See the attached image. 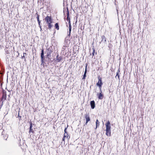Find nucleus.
<instances>
[{
  "label": "nucleus",
  "mask_w": 155,
  "mask_h": 155,
  "mask_svg": "<svg viewBox=\"0 0 155 155\" xmlns=\"http://www.w3.org/2000/svg\"><path fill=\"white\" fill-rule=\"evenodd\" d=\"M106 135L107 136H110V122L108 121L106 124Z\"/></svg>",
  "instance_id": "f257e3e1"
},
{
  "label": "nucleus",
  "mask_w": 155,
  "mask_h": 155,
  "mask_svg": "<svg viewBox=\"0 0 155 155\" xmlns=\"http://www.w3.org/2000/svg\"><path fill=\"white\" fill-rule=\"evenodd\" d=\"M45 20L46 21V22L48 25V28L50 29L53 26L51 24L52 21L51 17L49 16H47L45 18Z\"/></svg>",
  "instance_id": "f03ea898"
},
{
  "label": "nucleus",
  "mask_w": 155,
  "mask_h": 155,
  "mask_svg": "<svg viewBox=\"0 0 155 155\" xmlns=\"http://www.w3.org/2000/svg\"><path fill=\"white\" fill-rule=\"evenodd\" d=\"M98 81L97 83V85L99 86L100 90L101 89V86L102 84V79L101 78L99 77H98Z\"/></svg>",
  "instance_id": "7ed1b4c3"
},
{
  "label": "nucleus",
  "mask_w": 155,
  "mask_h": 155,
  "mask_svg": "<svg viewBox=\"0 0 155 155\" xmlns=\"http://www.w3.org/2000/svg\"><path fill=\"white\" fill-rule=\"evenodd\" d=\"M52 51H53L51 48H49L47 49L46 50L47 56H49L51 54Z\"/></svg>",
  "instance_id": "20e7f679"
},
{
  "label": "nucleus",
  "mask_w": 155,
  "mask_h": 155,
  "mask_svg": "<svg viewBox=\"0 0 155 155\" xmlns=\"http://www.w3.org/2000/svg\"><path fill=\"white\" fill-rule=\"evenodd\" d=\"M97 95L98 96V97L99 99H102L103 98V95L102 94V91L101 89L100 90V93L99 94H97Z\"/></svg>",
  "instance_id": "39448f33"
},
{
  "label": "nucleus",
  "mask_w": 155,
  "mask_h": 155,
  "mask_svg": "<svg viewBox=\"0 0 155 155\" xmlns=\"http://www.w3.org/2000/svg\"><path fill=\"white\" fill-rule=\"evenodd\" d=\"M84 118L86 120V124H87L88 121L90 120V118L88 114H86L84 115Z\"/></svg>",
  "instance_id": "423d86ee"
},
{
  "label": "nucleus",
  "mask_w": 155,
  "mask_h": 155,
  "mask_svg": "<svg viewBox=\"0 0 155 155\" xmlns=\"http://www.w3.org/2000/svg\"><path fill=\"white\" fill-rule=\"evenodd\" d=\"M90 104L91 108L93 109L95 107V102L94 101H91L90 103Z\"/></svg>",
  "instance_id": "0eeeda50"
},
{
  "label": "nucleus",
  "mask_w": 155,
  "mask_h": 155,
  "mask_svg": "<svg viewBox=\"0 0 155 155\" xmlns=\"http://www.w3.org/2000/svg\"><path fill=\"white\" fill-rule=\"evenodd\" d=\"M41 61L43 62V60H44V50H42L41 51Z\"/></svg>",
  "instance_id": "6e6552de"
},
{
  "label": "nucleus",
  "mask_w": 155,
  "mask_h": 155,
  "mask_svg": "<svg viewBox=\"0 0 155 155\" xmlns=\"http://www.w3.org/2000/svg\"><path fill=\"white\" fill-rule=\"evenodd\" d=\"M32 123H30V125L29 127V133L30 134L31 132L33 133V129H32Z\"/></svg>",
  "instance_id": "1a4fd4ad"
},
{
  "label": "nucleus",
  "mask_w": 155,
  "mask_h": 155,
  "mask_svg": "<svg viewBox=\"0 0 155 155\" xmlns=\"http://www.w3.org/2000/svg\"><path fill=\"white\" fill-rule=\"evenodd\" d=\"M69 34H68V35L70 36L71 34V26L70 23V21H69Z\"/></svg>",
  "instance_id": "9d476101"
},
{
  "label": "nucleus",
  "mask_w": 155,
  "mask_h": 155,
  "mask_svg": "<svg viewBox=\"0 0 155 155\" xmlns=\"http://www.w3.org/2000/svg\"><path fill=\"white\" fill-rule=\"evenodd\" d=\"M120 72V70H119V69L117 71V72L116 75V76L115 77L116 78H117V77L118 79H119V80H120V78L119 75V74Z\"/></svg>",
  "instance_id": "9b49d317"
},
{
  "label": "nucleus",
  "mask_w": 155,
  "mask_h": 155,
  "mask_svg": "<svg viewBox=\"0 0 155 155\" xmlns=\"http://www.w3.org/2000/svg\"><path fill=\"white\" fill-rule=\"evenodd\" d=\"M67 20L68 21H69H69H70V18L69 17V12H68V10H67Z\"/></svg>",
  "instance_id": "f8f14e48"
},
{
  "label": "nucleus",
  "mask_w": 155,
  "mask_h": 155,
  "mask_svg": "<svg viewBox=\"0 0 155 155\" xmlns=\"http://www.w3.org/2000/svg\"><path fill=\"white\" fill-rule=\"evenodd\" d=\"M57 60L58 62H60L61 60L62 59V58L61 57H58V55L57 56Z\"/></svg>",
  "instance_id": "ddd939ff"
},
{
  "label": "nucleus",
  "mask_w": 155,
  "mask_h": 155,
  "mask_svg": "<svg viewBox=\"0 0 155 155\" xmlns=\"http://www.w3.org/2000/svg\"><path fill=\"white\" fill-rule=\"evenodd\" d=\"M96 129L97 128V127L99 126V122L97 119L96 120Z\"/></svg>",
  "instance_id": "4468645a"
},
{
  "label": "nucleus",
  "mask_w": 155,
  "mask_h": 155,
  "mask_svg": "<svg viewBox=\"0 0 155 155\" xmlns=\"http://www.w3.org/2000/svg\"><path fill=\"white\" fill-rule=\"evenodd\" d=\"M54 26L55 28L57 30H58L59 29V26L58 25V23H56L54 25Z\"/></svg>",
  "instance_id": "2eb2a0df"
},
{
  "label": "nucleus",
  "mask_w": 155,
  "mask_h": 155,
  "mask_svg": "<svg viewBox=\"0 0 155 155\" xmlns=\"http://www.w3.org/2000/svg\"><path fill=\"white\" fill-rule=\"evenodd\" d=\"M104 41V42H106V38L104 35H103L102 37V41Z\"/></svg>",
  "instance_id": "dca6fc26"
},
{
  "label": "nucleus",
  "mask_w": 155,
  "mask_h": 155,
  "mask_svg": "<svg viewBox=\"0 0 155 155\" xmlns=\"http://www.w3.org/2000/svg\"><path fill=\"white\" fill-rule=\"evenodd\" d=\"M64 137L65 138L66 137L67 139H68L69 135L68 134V133H64Z\"/></svg>",
  "instance_id": "f3484780"
},
{
  "label": "nucleus",
  "mask_w": 155,
  "mask_h": 155,
  "mask_svg": "<svg viewBox=\"0 0 155 155\" xmlns=\"http://www.w3.org/2000/svg\"><path fill=\"white\" fill-rule=\"evenodd\" d=\"M36 15H37V18L38 21H40L39 20V15L37 13H36Z\"/></svg>",
  "instance_id": "a211bd4d"
},
{
  "label": "nucleus",
  "mask_w": 155,
  "mask_h": 155,
  "mask_svg": "<svg viewBox=\"0 0 155 155\" xmlns=\"http://www.w3.org/2000/svg\"><path fill=\"white\" fill-rule=\"evenodd\" d=\"M38 22L39 27L41 29V26L40 25V21H38Z\"/></svg>",
  "instance_id": "6ab92c4d"
},
{
  "label": "nucleus",
  "mask_w": 155,
  "mask_h": 155,
  "mask_svg": "<svg viewBox=\"0 0 155 155\" xmlns=\"http://www.w3.org/2000/svg\"><path fill=\"white\" fill-rule=\"evenodd\" d=\"M87 65H86L85 68V70L84 72V74H86V73H87Z\"/></svg>",
  "instance_id": "aec40b11"
},
{
  "label": "nucleus",
  "mask_w": 155,
  "mask_h": 155,
  "mask_svg": "<svg viewBox=\"0 0 155 155\" xmlns=\"http://www.w3.org/2000/svg\"><path fill=\"white\" fill-rule=\"evenodd\" d=\"M86 77V74H84V76H83V77L82 79L83 80L85 79Z\"/></svg>",
  "instance_id": "412c9836"
},
{
  "label": "nucleus",
  "mask_w": 155,
  "mask_h": 155,
  "mask_svg": "<svg viewBox=\"0 0 155 155\" xmlns=\"http://www.w3.org/2000/svg\"><path fill=\"white\" fill-rule=\"evenodd\" d=\"M94 52H95V50H94V49H93V51L92 53V54L93 56H94Z\"/></svg>",
  "instance_id": "4be33fe9"
},
{
  "label": "nucleus",
  "mask_w": 155,
  "mask_h": 155,
  "mask_svg": "<svg viewBox=\"0 0 155 155\" xmlns=\"http://www.w3.org/2000/svg\"><path fill=\"white\" fill-rule=\"evenodd\" d=\"M65 137H64L63 138V139H62V140L64 141V140H65Z\"/></svg>",
  "instance_id": "5701e85b"
},
{
  "label": "nucleus",
  "mask_w": 155,
  "mask_h": 155,
  "mask_svg": "<svg viewBox=\"0 0 155 155\" xmlns=\"http://www.w3.org/2000/svg\"><path fill=\"white\" fill-rule=\"evenodd\" d=\"M66 129H67V128H66L65 129V130H64V133H67V132H66Z\"/></svg>",
  "instance_id": "b1692460"
}]
</instances>
